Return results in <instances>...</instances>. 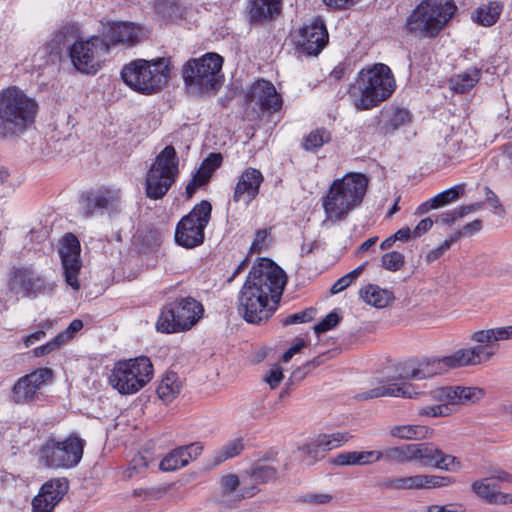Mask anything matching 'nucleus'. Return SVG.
Instances as JSON below:
<instances>
[{"label":"nucleus","instance_id":"nucleus-23","mask_svg":"<svg viewBox=\"0 0 512 512\" xmlns=\"http://www.w3.org/2000/svg\"><path fill=\"white\" fill-rule=\"evenodd\" d=\"M68 491L65 478L52 479L44 483L32 500L34 512H51Z\"/></svg>","mask_w":512,"mask_h":512},{"label":"nucleus","instance_id":"nucleus-61","mask_svg":"<svg viewBox=\"0 0 512 512\" xmlns=\"http://www.w3.org/2000/svg\"><path fill=\"white\" fill-rule=\"evenodd\" d=\"M222 489L225 493L229 494L236 490L239 486V478L234 474L227 475L222 478L221 481Z\"/></svg>","mask_w":512,"mask_h":512},{"label":"nucleus","instance_id":"nucleus-47","mask_svg":"<svg viewBox=\"0 0 512 512\" xmlns=\"http://www.w3.org/2000/svg\"><path fill=\"white\" fill-rule=\"evenodd\" d=\"M381 260L382 267L389 271H398L404 265V255L398 251L385 253Z\"/></svg>","mask_w":512,"mask_h":512},{"label":"nucleus","instance_id":"nucleus-12","mask_svg":"<svg viewBox=\"0 0 512 512\" xmlns=\"http://www.w3.org/2000/svg\"><path fill=\"white\" fill-rule=\"evenodd\" d=\"M203 311L202 304L190 296L176 299L162 309L157 330L163 333L189 330L199 321Z\"/></svg>","mask_w":512,"mask_h":512},{"label":"nucleus","instance_id":"nucleus-49","mask_svg":"<svg viewBox=\"0 0 512 512\" xmlns=\"http://www.w3.org/2000/svg\"><path fill=\"white\" fill-rule=\"evenodd\" d=\"M423 489H432L448 486L454 479L448 476L422 475Z\"/></svg>","mask_w":512,"mask_h":512},{"label":"nucleus","instance_id":"nucleus-59","mask_svg":"<svg viewBox=\"0 0 512 512\" xmlns=\"http://www.w3.org/2000/svg\"><path fill=\"white\" fill-rule=\"evenodd\" d=\"M268 236L267 229H260L256 232L255 238L251 244L250 251L252 253L260 252L265 244V240Z\"/></svg>","mask_w":512,"mask_h":512},{"label":"nucleus","instance_id":"nucleus-35","mask_svg":"<svg viewBox=\"0 0 512 512\" xmlns=\"http://www.w3.org/2000/svg\"><path fill=\"white\" fill-rule=\"evenodd\" d=\"M244 449L242 438H236L216 450L211 459V465L216 467L228 459L238 456Z\"/></svg>","mask_w":512,"mask_h":512},{"label":"nucleus","instance_id":"nucleus-43","mask_svg":"<svg viewBox=\"0 0 512 512\" xmlns=\"http://www.w3.org/2000/svg\"><path fill=\"white\" fill-rule=\"evenodd\" d=\"M211 178L209 172L199 167L186 186V195L191 198L198 188L206 185Z\"/></svg>","mask_w":512,"mask_h":512},{"label":"nucleus","instance_id":"nucleus-36","mask_svg":"<svg viewBox=\"0 0 512 512\" xmlns=\"http://www.w3.org/2000/svg\"><path fill=\"white\" fill-rule=\"evenodd\" d=\"M186 448H175L160 462L163 471H174L186 466L190 462V456L186 454Z\"/></svg>","mask_w":512,"mask_h":512},{"label":"nucleus","instance_id":"nucleus-60","mask_svg":"<svg viewBox=\"0 0 512 512\" xmlns=\"http://www.w3.org/2000/svg\"><path fill=\"white\" fill-rule=\"evenodd\" d=\"M463 218V215H460V207L447 211L439 215L436 219V223L441 222L443 224H453L456 220Z\"/></svg>","mask_w":512,"mask_h":512},{"label":"nucleus","instance_id":"nucleus-56","mask_svg":"<svg viewBox=\"0 0 512 512\" xmlns=\"http://www.w3.org/2000/svg\"><path fill=\"white\" fill-rule=\"evenodd\" d=\"M222 163V155L220 153H211L201 163L200 167L205 169L212 176L213 172L220 167Z\"/></svg>","mask_w":512,"mask_h":512},{"label":"nucleus","instance_id":"nucleus-1","mask_svg":"<svg viewBox=\"0 0 512 512\" xmlns=\"http://www.w3.org/2000/svg\"><path fill=\"white\" fill-rule=\"evenodd\" d=\"M287 282L285 272L272 260L254 264L238 296V313L251 324L267 322L277 310Z\"/></svg>","mask_w":512,"mask_h":512},{"label":"nucleus","instance_id":"nucleus-55","mask_svg":"<svg viewBox=\"0 0 512 512\" xmlns=\"http://www.w3.org/2000/svg\"><path fill=\"white\" fill-rule=\"evenodd\" d=\"M333 496L331 494L326 493H308L300 498L301 501L312 504V505H322L331 502Z\"/></svg>","mask_w":512,"mask_h":512},{"label":"nucleus","instance_id":"nucleus-52","mask_svg":"<svg viewBox=\"0 0 512 512\" xmlns=\"http://www.w3.org/2000/svg\"><path fill=\"white\" fill-rule=\"evenodd\" d=\"M436 468L447 471H456L460 468V461L455 456L445 454L441 450V456L438 458Z\"/></svg>","mask_w":512,"mask_h":512},{"label":"nucleus","instance_id":"nucleus-22","mask_svg":"<svg viewBox=\"0 0 512 512\" xmlns=\"http://www.w3.org/2000/svg\"><path fill=\"white\" fill-rule=\"evenodd\" d=\"M248 101L262 112L274 113L281 109L282 98L274 85L266 80L256 81L248 91Z\"/></svg>","mask_w":512,"mask_h":512},{"label":"nucleus","instance_id":"nucleus-57","mask_svg":"<svg viewBox=\"0 0 512 512\" xmlns=\"http://www.w3.org/2000/svg\"><path fill=\"white\" fill-rule=\"evenodd\" d=\"M471 340L481 345L485 344L487 347H489L490 343L496 342L493 328L474 332L471 336Z\"/></svg>","mask_w":512,"mask_h":512},{"label":"nucleus","instance_id":"nucleus-34","mask_svg":"<svg viewBox=\"0 0 512 512\" xmlns=\"http://www.w3.org/2000/svg\"><path fill=\"white\" fill-rule=\"evenodd\" d=\"M181 390V383L175 372H168L157 387L159 398L166 402L172 401Z\"/></svg>","mask_w":512,"mask_h":512},{"label":"nucleus","instance_id":"nucleus-37","mask_svg":"<svg viewBox=\"0 0 512 512\" xmlns=\"http://www.w3.org/2000/svg\"><path fill=\"white\" fill-rule=\"evenodd\" d=\"M383 486L393 490L423 489L422 474L387 479Z\"/></svg>","mask_w":512,"mask_h":512},{"label":"nucleus","instance_id":"nucleus-11","mask_svg":"<svg viewBox=\"0 0 512 512\" xmlns=\"http://www.w3.org/2000/svg\"><path fill=\"white\" fill-rule=\"evenodd\" d=\"M153 378V365L145 356L119 361L115 364L109 383L122 395L134 394Z\"/></svg>","mask_w":512,"mask_h":512},{"label":"nucleus","instance_id":"nucleus-50","mask_svg":"<svg viewBox=\"0 0 512 512\" xmlns=\"http://www.w3.org/2000/svg\"><path fill=\"white\" fill-rule=\"evenodd\" d=\"M340 320L341 317L338 315V313L336 311H332L328 315H326L321 322L315 325L314 331L316 334L325 333L336 327L339 324Z\"/></svg>","mask_w":512,"mask_h":512},{"label":"nucleus","instance_id":"nucleus-15","mask_svg":"<svg viewBox=\"0 0 512 512\" xmlns=\"http://www.w3.org/2000/svg\"><path fill=\"white\" fill-rule=\"evenodd\" d=\"M106 54H108V46L98 35H93L86 40L81 37L68 53L74 68L87 75H94L101 69V57Z\"/></svg>","mask_w":512,"mask_h":512},{"label":"nucleus","instance_id":"nucleus-8","mask_svg":"<svg viewBox=\"0 0 512 512\" xmlns=\"http://www.w3.org/2000/svg\"><path fill=\"white\" fill-rule=\"evenodd\" d=\"M222 65L223 58L213 52L187 61L182 76L188 92L194 96L216 92L221 86Z\"/></svg>","mask_w":512,"mask_h":512},{"label":"nucleus","instance_id":"nucleus-3","mask_svg":"<svg viewBox=\"0 0 512 512\" xmlns=\"http://www.w3.org/2000/svg\"><path fill=\"white\" fill-rule=\"evenodd\" d=\"M37 102L12 86L0 91V139L24 133L35 121Z\"/></svg>","mask_w":512,"mask_h":512},{"label":"nucleus","instance_id":"nucleus-45","mask_svg":"<svg viewBox=\"0 0 512 512\" xmlns=\"http://www.w3.org/2000/svg\"><path fill=\"white\" fill-rule=\"evenodd\" d=\"M277 470L268 464H255L252 468V477L257 482H268L276 478Z\"/></svg>","mask_w":512,"mask_h":512},{"label":"nucleus","instance_id":"nucleus-14","mask_svg":"<svg viewBox=\"0 0 512 512\" xmlns=\"http://www.w3.org/2000/svg\"><path fill=\"white\" fill-rule=\"evenodd\" d=\"M84 444V440L75 435H70L64 441L50 439L40 450V458L48 467H74L82 458Z\"/></svg>","mask_w":512,"mask_h":512},{"label":"nucleus","instance_id":"nucleus-13","mask_svg":"<svg viewBox=\"0 0 512 512\" xmlns=\"http://www.w3.org/2000/svg\"><path fill=\"white\" fill-rule=\"evenodd\" d=\"M212 206L202 200L181 218L175 229V241L185 248H194L204 242V230L211 219Z\"/></svg>","mask_w":512,"mask_h":512},{"label":"nucleus","instance_id":"nucleus-17","mask_svg":"<svg viewBox=\"0 0 512 512\" xmlns=\"http://www.w3.org/2000/svg\"><path fill=\"white\" fill-rule=\"evenodd\" d=\"M52 380V369L48 367L38 368L20 377L15 382L10 399L15 404H32L38 399L39 390Z\"/></svg>","mask_w":512,"mask_h":512},{"label":"nucleus","instance_id":"nucleus-16","mask_svg":"<svg viewBox=\"0 0 512 512\" xmlns=\"http://www.w3.org/2000/svg\"><path fill=\"white\" fill-rule=\"evenodd\" d=\"M9 290L24 298L35 299L41 295L52 293L54 284L48 282L44 276L32 267H13L9 280Z\"/></svg>","mask_w":512,"mask_h":512},{"label":"nucleus","instance_id":"nucleus-10","mask_svg":"<svg viewBox=\"0 0 512 512\" xmlns=\"http://www.w3.org/2000/svg\"><path fill=\"white\" fill-rule=\"evenodd\" d=\"M485 395L482 388L463 386H443L430 391L429 396L433 405L418 409V415L423 417H446L455 411V406L475 403Z\"/></svg>","mask_w":512,"mask_h":512},{"label":"nucleus","instance_id":"nucleus-18","mask_svg":"<svg viewBox=\"0 0 512 512\" xmlns=\"http://www.w3.org/2000/svg\"><path fill=\"white\" fill-rule=\"evenodd\" d=\"M98 36L103 43L107 44L109 53L111 46L118 44L133 46L146 35L140 26L132 22H107L102 23Z\"/></svg>","mask_w":512,"mask_h":512},{"label":"nucleus","instance_id":"nucleus-32","mask_svg":"<svg viewBox=\"0 0 512 512\" xmlns=\"http://www.w3.org/2000/svg\"><path fill=\"white\" fill-rule=\"evenodd\" d=\"M414 461L422 466L437 467V461L441 456V450L432 443L413 444Z\"/></svg>","mask_w":512,"mask_h":512},{"label":"nucleus","instance_id":"nucleus-31","mask_svg":"<svg viewBox=\"0 0 512 512\" xmlns=\"http://www.w3.org/2000/svg\"><path fill=\"white\" fill-rule=\"evenodd\" d=\"M413 444L388 447L381 451L382 460L388 464H405L414 461Z\"/></svg>","mask_w":512,"mask_h":512},{"label":"nucleus","instance_id":"nucleus-19","mask_svg":"<svg viewBox=\"0 0 512 512\" xmlns=\"http://www.w3.org/2000/svg\"><path fill=\"white\" fill-rule=\"evenodd\" d=\"M81 246L78 238L72 233H67L59 247L62 267L66 283L74 290L80 288L78 274L82 267L80 259Z\"/></svg>","mask_w":512,"mask_h":512},{"label":"nucleus","instance_id":"nucleus-7","mask_svg":"<svg viewBox=\"0 0 512 512\" xmlns=\"http://www.w3.org/2000/svg\"><path fill=\"white\" fill-rule=\"evenodd\" d=\"M124 83L136 92L150 95L159 91L170 78V58L151 61L136 59L121 70Z\"/></svg>","mask_w":512,"mask_h":512},{"label":"nucleus","instance_id":"nucleus-62","mask_svg":"<svg viewBox=\"0 0 512 512\" xmlns=\"http://www.w3.org/2000/svg\"><path fill=\"white\" fill-rule=\"evenodd\" d=\"M463 506L461 504L453 503L446 505H430L427 507V512H462Z\"/></svg>","mask_w":512,"mask_h":512},{"label":"nucleus","instance_id":"nucleus-28","mask_svg":"<svg viewBox=\"0 0 512 512\" xmlns=\"http://www.w3.org/2000/svg\"><path fill=\"white\" fill-rule=\"evenodd\" d=\"M433 430L424 425H394L389 427V434L403 440H422L429 438Z\"/></svg>","mask_w":512,"mask_h":512},{"label":"nucleus","instance_id":"nucleus-44","mask_svg":"<svg viewBox=\"0 0 512 512\" xmlns=\"http://www.w3.org/2000/svg\"><path fill=\"white\" fill-rule=\"evenodd\" d=\"M448 369L474 365L469 349H459L449 356H445Z\"/></svg>","mask_w":512,"mask_h":512},{"label":"nucleus","instance_id":"nucleus-33","mask_svg":"<svg viewBox=\"0 0 512 512\" xmlns=\"http://www.w3.org/2000/svg\"><path fill=\"white\" fill-rule=\"evenodd\" d=\"M502 8V5L497 1L489 2L487 5H483L475 11L473 19L482 26H492L497 22Z\"/></svg>","mask_w":512,"mask_h":512},{"label":"nucleus","instance_id":"nucleus-20","mask_svg":"<svg viewBox=\"0 0 512 512\" xmlns=\"http://www.w3.org/2000/svg\"><path fill=\"white\" fill-rule=\"evenodd\" d=\"M83 214L93 216L97 212L106 211L110 216L120 213L121 193L119 189L102 188L96 192L82 195Z\"/></svg>","mask_w":512,"mask_h":512},{"label":"nucleus","instance_id":"nucleus-25","mask_svg":"<svg viewBox=\"0 0 512 512\" xmlns=\"http://www.w3.org/2000/svg\"><path fill=\"white\" fill-rule=\"evenodd\" d=\"M81 38V30L77 23H65L61 25L46 43V51L49 54L60 55L64 50L68 53L71 47Z\"/></svg>","mask_w":512,"mask_h":512},{"label":"nucleus","instance_id":"nucleus-6","mask_svg":"<svg viewBox=\"0 0 512 512\" xmlns=\"http://www.w3.org/2000/svg\"><path fill=\"white\" fill-rule=\"evenodd\" d=\"M455 10L452 0H422L407 17L404 30L419 38H435Z\"/></svg>","mask_w":512,"mask_h":512},{"label":"nucleus","instance_id":"nucleus-38","mask_svg":"<svg viewBox=\"0 0 512 512\" xmlns=\"http://www.w3.org/2000/svg\"><path fill=\"white\" fill-rule=\"evenodd\" d=\"M492 478L476 480L472 483V491L488 504H494L498 488L490 483Z\"/></svg>","mask_w":512,"mask_h":512},{"label":"nucleus","instance_id":"nucleus-46","mask_svg":"<svg viewBox=\"0 0 512 512\" xmlns=\"http://www.w3.org/2000/svg\"><path fill=\"white\" fill-rule=\"evenodd\" d=\"M463 190H464L463 185H458V186L449 188V189L437 194L436 196H434L433 202H435L437 208L445 206V205L449 204L450 202L458 199L460 197L461 193L463 192Z\"/></svg>","mask_w":512,"mask_h":512},{"label":"nucleus","instance_id":"nucleus-41","mask_svg":"<svg viewBox=\"0 0 512 512\" xmlns=\"http://www.w3.org/2000/svg\"><path fill=\"white\" fill-rule=\"evenodd\" d=\"M331 139L326 129H316L309 133L303 141V148L307 151H315Z\"/></svg>","mask_w":512,"mask_h":512},{"label":"nucleus","instance_id":"nucleus-53","mask_svg":"<svg viewBox=\"0 0 512 512\" xmlns=\"http://www.w3.org/2000/svg\"><path fill=\"white\" fill-rule=\"evenodd\" d=\"M358 465L365 466L374 464L382 460L381 451L370 450V451H357Z\"/></svg>","mask_w":512,"mask_h":512},{"label":"nucleus","instance_id":"nucleus-42","mask_svg":"<svg viewBox=\"0 0 512 512\" xmlns=\"http://www.w3.org/2000/svg\"><path fill=\"white\" fill-rule=\"evenodd\" d=\"M366 263L356 267L351 272L339 278L330 288L331 294H338L349 287L363 272Z\"/></svg>","mask_w":512,"mask_h":512},{"label":"nucleus","instance_id":"nucleus-51","mask_svg":"<svg viewBox=\"0 0 512 512\" xmlns=\"http://www.w3.org/2000/svg\"><path fill=\"white\" fill-rule=\"evenodd\" d=\"M468 349L474 365L487 361L494 355L493 351L488 350L487 345L480 344Z\"/></svg>","mask_w":512,"mask_h":512},{"label":"nucleus","instance_id":"nucleus-58","mask_svg":"<svg viewBox=\"0 0 512 512\" xmlns=\"http://www.w3.org/2000/svg\"><path fill=\"white\" fill-rule=\"evenodd\" d=\"M282 379L283 373L281 367L276 365L270 370L269 375L265 378V381L272 389H275L280 384Z\"/></svg>","mask_w":512,"mask_h":512},{"label":"nucleus","instance_id":"nucleus-40","mask_svg":"<svg viewBox=\"0 0 512 512\" xmlns=\"http://www.w3.org/2000/svg\"><path fill=\"white\" fill-rule=\"evenodd\" d=\"M411 120V114L408 109L405 108H397L391 118L389 119L388 123L381 126V131L384 134L392 133L395 130L399 129L401 126L405 125L406 123L410 122Z\"/></svg>","mask_w":512,"mask_h":512},{"label":"nucleus","instance_id":"nucleus-24","mask_svg":"<svg viewBox=\"0 0 512 512\" xmlns=\"http://www.w3.org/2000/svg\"><path fill=\"white\" fill-rule=\"evenodd\" d=\"M263 180L264 177L258 169L252 167L245 169L236 183L233 201L244 202L246 205L250 204L259 194Z\"/></svg>","mask_w":512,"mask_h":512},{"label":"nucleus","instance_id":"nucleus-26","mask_svg":"<svg viewBox=\"0 0 512 512\" xmlns=\"http://www.w3.org/2000/svg\"><path fill=\"white\" fill-rule=\"evenodd\" d=\"M282 10V0H251L249 4V21L259 25L271 22Z\"/></svg>","mask_w":512,"mask_h":512},{"label":"nucleus","instance_id":"nucleus-29","mask_svg":"<svg viewBox=\"0 0 512 512\" xmlns=\"http://www.w3.org/2000/svg\"><path fill=\"white\" fill-rule=\"evenodd\" d=\"M360 297L369 305L376 308H384L392 300V293L381 289L377 285L369 284L359 291Z\"/></svg>","mask_w":512,"mask_h":512},{"label":"nucleus","instance_id":"nucleus-39","mask_svg":"<svg viewBox=\"0 0 512 512\" xmlns=\"http://www.w3.org/2000/svg\"><path fill=\"white\" fill-rule=\"evenodd\" d=\"M154 9L166 21H172L181 16V9L177 0H156Z\"/></svg>","mask_w":512,"mask_h":512},{"label":"nucleus","instance_id":"nucleus-2","mask_svg":"<svg viewBox=\"0 0 512 512\" xmlns=\"http://www.w3.org/2000/svg\"><path fill=\"white\" fill-rule=\"evenodd\" d=\"M395 87L391 69L383 63H376L358 73L349 94L357 109L368 110L388 99Z\"/></svg>","mask_w":512,"mask_h":512},{"label":"nucleus","instance_id":"nucleus-27","mask_svg":"<svg viewBox=\"0 0 512 512\" xmlns=\"http://www.w3.org/2000/svg\"><path fill=\"white\" fill-rule=\"evenodd\" d=\"M350 435L347 432L320 434L312 442L305 445L302 450L312 456L338 448L348 442Z\"/></svg>","mask_w":512,"mask_h":512},{"label":"nucleus","instance_id":"nucleus-4","mask_svg":"<svg viewBox=\"0 0 512 512\" xmlns=\"http://www.w3.org/2000/svg\"><path fill=\"white\" fill-rule=\"evenodd\" d=\"M448 370L445 357L423 360L418 367L403 364L396 367L395 373L387 377V384L375 387L358 395L359 399H372L382 396L412 398L416 394L409 379H425Z\"/></svg>","mask_w":512,"mask_h":512},{"label":"nucleus","instance_id":"nucleus-30","mask_svg":"<svg viewBox=\"0 0 512 512\" xmlns=\"http://www.w3.org/2000/svg\"><path fill=\"white\" fill-rule=\"evenodd\" d=\"M480 76L478 69H468L463 73L453 76L450 79V87L455 93H467L479 82Z\"/></svg>","mask_w":512,"mask_h":512},{"label":"nucleus","instance_id":"nucleus-48","mask_svg":"<svg viewBox=\"0 0 512 512\" xmlns=\"http://www.w3.org/2000/svg\"><path fill=\"white\" fill-rule=\"evenodd\" d=\"M316 309L313 307H309L303 311L291 314L287 316L283 321L282 324L284 326L294 325V324H300V323H306L309 321H312L315 317Z\"/></svg>","mask_w":512,"mask_h":512},{"label":"nucleus","instance_id":"nucleus-9","mask_svg":"<svg viewBox=\"0 0 512 512\" xmlns=\"http://www.w3.org/2000/svg\"><path fill=\"white\" fill-rule=\"evenodd\" d=\"M179 175V158L172 145L164 147L154 158L145 176L146 196L162 199Z\"/></svg>","mask_w":512,"mask_h":512},{"label":"nucleus","instance_id":"nucleus-63","mask_svg":"<svg viewBox=\"0 0 512 512\" xmlns=\"http://www.w3.org/2000/svg\"><path fill=\"white\" fill-rule=\"evenodd\" d=\"M433 220L430 217L422 219L415 227L412 233L413 238H418L425 234L432 226Z\"/></svg>","mask_w":512,"mask_h":512},{"label":"nucleus","instance_id":"nucleus-64","mask_svg":"<svg viewBox=\"0 0 512 512\" xmlns=\"http://www.w3.org/2000/svg\"><path fill=\"white\" fill-rule=\"evenodd\" d=\"M493 330L496 342L512 339V325L505 327H496L493 328Z\"/></svg>","mask_w":512,"mask_h":512},{"label":"nucleus","instance_id":"nucleus-5","mask_svg":"<svg viewBox=\"0 0 512 512\" xmlns=\"http://www.w3.org/2000/svg\"><path fill=\"white\" fill-rule=\"evenodd\" d=\"M368 182V178L361 173H348L341 179H335L323 200L327 218L332 221L344 220L362 203Z\"/></svg>","mask_w":512,"mask_h":512},{"label":"nucleus","instance_id":"nucleus-21","mask_svg":"<svg viewBox=\"0 0 512 512\" xmlns=\"http://www.w3.org/2000/svg\"><path fill=\"white\" fill-rule=\"evenodd\" d=\"M328 42V32L324 21L314 18L309 24L304 25L297 36V46L308 55H317Z\"/></svg>","mask_w":512,"mask_h":512},{"label":"nucleus","instance_id":"nucleus-54","mask_svg":"<svg viewBox=\"0 0 512 512\" xmlns=\"http://www.w3.org/2000/svg\"><path fill=\"white\" fill-rule=\"evenodd\" d=\"M332 463L338 466L358 465L357 451H346L336 455Z\"/></svg>","mask_w":512,"mask_h":512}]
</instances>
